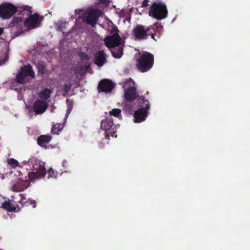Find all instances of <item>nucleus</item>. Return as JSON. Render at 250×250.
Instances as JSON below:
<instances>
[{"instance_id": "38", "label": "nucleus", "mask_w": 250, "mask_h": 250, "mask_svg": "<svg viewBox=\"0 0 250 250\" xmlns=\"http://www.w3.org/2000/svg\"><path fill=\"white\" fill-rule=\"evenodd\" d=\"M26 9H30L31 8L29 6H26Z\"/></svg>"}, {"instance_id": "15", "label": "nucleus", "mask_w": 250, "mask_h": 250, "mask_svg": "<svg viewBox=\"0 0 250 250\" xmlns=\"http://www.w3.org/2000/svg\"><path fill=\"white\" fill-rule=\"evenodd\" d=\"M14 199H15L14 198L11 200L5 201L2 205V208L8 211H19L20 208Z\"/></svg>"}, {"instance_id": "19", "label": "nucleus", "mask_w": 250, "mask_h": 250, "mask_svg": "<svg viewBox=\"0 0 250 250\" xmlns=\"http://www.w3.org/2000/svg\"><path fill=\"white\" fill-rule=\"evenodd\" d=\"M51 93V91L49 89L44 88L39 93V95L41 99H47L50 97V94Z\"/></svg>"}, {"instance_id": "34", "label": "nucleus", "mask_w": 250, "mask_h": 250, "mask_svg": "<svg viewBox=\"0 0 250 250\" xmlns=\"http://www.w3.org/2000/svg\"><path fill=\"white\" fill-rule=\"evenodd\" d=\"M99 0V2H101V3H104L106 2V0Z\"/></svg>"}, {"instance_id": "12", "label": "nucleus", "mask_w": 250, "mask_h": 250, "mask_svg": "<svg viewBox=\"0 0 250 250\" xmlns=\"http://www.w3.org/2000/svg\"><path fill=\"white\" fill-rule=\"evenodd\" d=\"M41 18L36 13L30 16L25 21L24 25L29 29H33L39 26Z\"/></svg>"}, {"instance_id": "7", "label": "nucleus", "mask_w": 250, "mask_h": 250, "mask_svg": "<svg viewBox=\"0 0 250 250\" xmlns=\"http://www.w3.org/2000/svg\"><path fill=\"white\" fill-rule=\"evenodd\" d=\"M153 63V55L148 52L144 53L138 60L137 66L139 70L143 72H146L149 70L152 67Z\"/></svg>"}, {"instance_id": "16", "label": "nucleus", "mask_w": 250, "mask_h": 250, "mask_svg": "<svg viewBox=\"0 0 250 250\" xmlns=\"http://www.w3.org/2000/svg\"><path fill=\"white\" fill-rule=\"evenodd\" d=\"M95 64L102 66L106 62V55L103 51L97 52L95 58Z\"/></svg>"}, {"instance_id": "11", "label": "nucleus", "mask_w": 250, "mask_h": 250, "mask_svg": "<svg viewBox=\"0 0 250 250\" xmlns=\"http://www.w3.org/2000/svg\"><path fill=\"white\" fill-rule=\"evenodd\" d=\"M16 11V7L11 3H2L0 5V17L2 19H9Z\"/></svg>"}, {"instance_id": "31", "label": "nucleus", "mask_w": 250, "mask_h": 250, "mask_svg": "<svg viewBox=\"0 0 250 250\" xmlns=\"http://www.w3.org/2000/svg\"><path fill=\"white\" fill-rule=\"evenodd\" d=\"M148 0H144L142 4V7H146L148 5Z\"/></svg>"}, {"instance_id": "10", "label": "nucleus", "mask_w": 250, "mask_h": 250, "mask_svg": "<svg viewBox=\"0 0 250 250\" xmlns=\"http://www.w3.org/2000/svg\"><path fill=\"white\" fill-rule=\"evenodd\" d=\"M84 14V20L93 27L96 25L97 19L102 15V12L96 8H90Z\"/></svg>"}, {"instance_id": "29", "label": "nucleus", "mask_w": 250, "mask_h": 250, "mask_svg": "<svg viewBox=\"0 0 250 250\" xmlns=\"http://www.w3.org/2000/svg\"><path fill=\"white\" fill-rule=\"evenodd\" d=\"M19 197H20V200H18V202L21 203L23 200L25 199V197L22 194H20L18 195Z\"/></svg>"}, {"instance_id": "21", "label": "nucleus", "mask_w": 250, "mask_h": 250, "mask_svg": "<svg viewBox=\"0 0 250 250\" xmlns=\"http://www.w3.org/2000/svg\"><path fill=\"white\" fill-rule=\"evenodd\" d=\"M39 74H43L45 67V63L42 61H38L36 64Z\"/></svg>"}, {"instance_id": "6", "label": "nucleus", "mask_w": 250, "mask_h": 250, "mask_svg": "<svg viewBox=\"0 0 250 250\" xmlns=\"http://www.w3.org/2000/svg\"><path fill=\"white\" fill-rule=\"evenodd\" d=\"M35 74L31 65H24L16 76V80L20 83H25L30 79L34 78Z\"/></svg>"}, {"instance_id": "33", "label": "nucleus", "mask_w": 250, "mask_h": 250, "mask_svg": "<svg viewBox=\"0 0 250 250\" xmlns=\"http://www.w3.org/2000/svg\"><path fill=\"white\" fill-rule=\"evenodd\" d=\"M65 164H66V161H63L62 163V166L64 167Z\"/></svg>"}, {"instance_id": "37", "label": "nucleus", "mask_w": 250, "mask_h": 250, "mask_svg": "<svg viewBox=\"0 0 250 250\" xmlns=\"http://www.w3.org/2000/svg\"><path fill=\"white\" fill-rule=\"evenodd\" d=\"M83 12V11H82V10H79V11H78L77 10H76V12Z\"/></svg>"}, {"instance_id": "5", "label": "nucleus", "mask_w": 250, "mask_h": 250, "mask_svg": "<svg viewBox=\"0 0 250 250\" xmlns=\"http://www.w3.org/2000/svg\"><path fill=\"white\" fill-rule=\"evenodd\" d=\"M139 108L134 114V122L140 123L144 121L147 117V110L149 108L148 101L141 96L138 99Z\"/></svg>"}, {"instance_id": "32", "label": "nucleus", "mask_w": 250, "mask_h": 250, "mask_svg": "<svg viewBox=\"0 0 250 250\" xmlns=\"http://www.w3.org/2000/svg\"><path fill=\"white\" fill-rule=\"evenodd\" d=\"M8 60V57L6 56L4 60L0 62V65L4 64Z\"/></svg>"}, {"instance_id": "35", "label": "nucleus", "mask_w": 250, "mask_h": 250, "mask_svg": "<svg viewBox=\"0 0 250 250\" xmlns=\"http://www.w3.org/2000/svg\"><path fill=\"white\" fill-rule=\"evenodd\" d=\"M3 29L2 28H0V34L2 33Z\"/></svg>"}, {"instance_id": "9", "label": "nucleus", "mask_w": 250, "mask_h": 250, "mask_svg": "<svg viewBox=\"0 0 250 250\" xmlns=\"http://www.w3.org/2000/svg\"><path fill=\"white\" fill-rule=\"evenodd\" d=\"M101 127L106 132V138H108L109 136L113 137H117V135L115 134L116 126L113 125L112 118L107 117L103 120L101 123Z\"/></svg>"}, {"instance_id": "13", "label": "nucleus", "mask_w": 250, "mask_h": 250, "mask_svg": "<svg viewBox=\"0 0 250 250\" xmlns=\"http://www.w3.org/2000/svg\"><path fill=\"white\" fill-rule=\"evenodd\" d=\"M114 84L110 80H104L101 81L98 85V90L99 92H109L113 88Z\"/></svg>"}, {"instance_id": "36", "label": "nucleus", "mask_w": 250, "mask_h": 250, "mask_svg": "<svg viewBox=\"0 0 250 250\" xmlns=\"http://www.w3.org/2000/svg\"><path fill=\"white\" fill-rule=\"evenodd\" d=\"M54 109H55V108H52L51 109V111L52 112H53Z\"/></svg>"}, {"instance_id": "20", "label": "nucleus", "mask_w": 250, "mask_h": 250, "mask_svg": "<svg viewBox=\"0 0 250 250\" xmlns=\"http://www.w3.org/2000/svg\"><path fill=\"white\" fill-rule=\"evenodd\" d=\"M66 104H67V108L66 113V114L65 116V118L64 119V124H65L66 123L67 118H68V115H69V114L70 113V112L71 111V110L72 109L73 103L71 101L67 100L66 101Z\"/></svg>"}, {"instance_id": "28", "label": "nucleus", "mask_w": 250, "mask_h": 250, "mask_svg": "<svg viewBox=\"0 0 250 250\" xmlns=\"http://www.w3.org/2000/svg\"><path fill=\"white\" fill-rule=\"evenodd\" d=\"M22 21V19L21 17H15L13 19V21L15 23H19Z\"/></svg>"}, {"instance_id": "25", "label": "nucleus", "mask_w": 250, "mask_h": 250, "mask_svg": "<svg viewBox=\"0 0 250 250\" xmlns=\"http://www.w3.org/2000/svg\"><path fill=\"white\" fill-rule=\"evenodd\" d=\"M48 178H57L58 173L55 171L52 168H50L48 170Z\"/></svg>"}, {"instance_id": "23", "label": "nucleus", "mask_w": 250, "mask_h": 250, "mask_svg": "<svg viewBox=\"0 0 250 250\" xmlns=\"http://www.w3.org/2000/svg\"><path fill=\"white\" fill-rule=\"evenodd\" d=\"M63 125L60 124L54 125L52 128V133L55 134H58L63 128Z\"/></svg>"}, {"instance_id": "39", "label": "nucleus", "mask_w": 250, "mask_h": 250, "mask_svg": "<svg viewBox=\"0 0 250 250\" xmlns=\"http://www.w3.org/2000/svg\"><path fill=\"white\" fill-rule=\"evenodd\" d=\"M23 163L26 164V163H27V162H23Z\"/></svg>"}, {"instance_id": "26", "label": "nucleus", "mask_w": 250, "mask_h": 250, "mask_svg": "<svg viewBox=\"0 0 250 250\" xmlns=\"http://www.w3.org/2000/svg\"><path fill=\"white\" fill-rule=\"evenodd\" d=\"M71 83H65L62 87V90L67 93L71 88Z\"/></svg>"}, {"instance_id": "14", "label": "nucleus", "mask_w": 250, "mask_h": 250, "mask_svg": "<svg viewBox=\"0 0 250 250\" xmlns=\"http://www.w3.org/2000/svg\"><path fill=\"white\" fill-rule=\"evenodd\" d=\"M47 107V104L44 101L37 100L33 104V109L36 114L43 113Z\"/></svg>"}, {"instance_id": "4", "label": "nucleus", "mask_w": 250, "mask_h": 250, "mask_svg": "<svg viewBox=\"0 0 250 250\" xmlns=\"http://www.w3.org/2000/svg\"><path fill=\"white\" fill-rule=\"evenodd\" d=\"M167 14V10L166 5L160 1L153 3L148 12L149 16L158 20L166 18Z\"/></svg>"}, {"instance_id": "17", "label": "nucleus", "mask_w": 250, "mask_h": 250, "mask_svg": "<svg viewBox=\"0 0 250 250\" xmlns=\"http://www.w3.org/2000/svg\"><path fill=\"white\" fill-rule=\"evenodd\" d=\"M26 176L20 178V181L18 182L17 183L14 184V185L12 187V190L15 192H21L27 188V185L25 184V182L26 181H23L21 180V178H25Z\"/></svg>"}, {"instance_id": "22", "label": "nucleus", "mask_w": 250, "mask_h": 250, "mask_svg": "<svg viewBox=\"0 0 250 250\" xmlns=\"http://www.w3.org/2000/svg\"><path fill=\"white\" fill-rule=\"evenodd\" d=\"M121 112V111L120 109L118 108H114L111 111H109V117H111V116H113L118 118L119 119H121L122 118Z\"/></svg>"}, {"instance_id": "24", "label": "nucleus", "mask_w": 250, "mask_h": 250, "mask_svg": "<svg viewBox=\"0 0 250 250\" xmlns=\"http://www.w3.org/2000/svg\"><path fill=\"white\" fill-rule=\"evenodd\" d=\"M8 165L12 167H16L19 165V162L16 160L11 158L7 160Z\"/></svg>"}, {"instance_id": "8", "label": "nucleus", "mask_w": 250, "mask_h": 250, "mask_svg": "<svg viewBox=\"0 0 250 250\" xmlns=\"http://www.w3.org/2000/svg\"><path fill=\"white\" fill-rule=\"evenodd\" d=\"M125 92V99L128 101L134 100L137 97L135 82L131 79L125 80L123 85Z\"/></svg>"}, {"instance_id": "18", "label": "nucleus", "mask_w": 250, "mask_h": 250, "mask_svg": "<svg viewBox=\"0 0 250 250\" xmlns=\"http://www.w3.org/2000/svg\"><path fill=\"white\" fill-rule=\"evenodd\" d=\"M51 137L49 135H42L38 139V144L41 146H44L46 144L50 142Z\"/></svg>"}, {"instance_id": "30", "label": "nucleus", "mask_w": 250, "mask_h": 250, "mask_svg": "<svg viewBox=\"0 0 250 250\" xmlns=\"http://www.w3.org/2000/svg\"><path fill=\"white\" fill-rule=\"evenodd\" d=\"M80 57L81 58V59H88V56H87L86 54H85V53H82L81 54H80Z\"/></svg>"}, {"instance_id": "3", "label": "nucleus", "mask_w": 250, "mask_h": 250, "mask_svg": "<svg viewBox=\"0 0 250 250\" xmlns=\"http://www.w3.org/2000/svg\"><path fill=\"white\" fill-rule=\"evenodd\" d=\"M153 30V32L160 33L163 30V26L158 22H157L153 25L148 27L146 30L143 25H138L133 30V34L136 40H142L147 38V35H151V38L154 39L153 32L150 31Z\"/></svg>"}, {"instance_id": "2", "label": "nucleus", "mask_w": 250, "mask_h": 250, "mask_svg": "<svg viewBox=\"0 0 250 250\" xmlns=\"http://www.w3.org/2000/svg\"><path fill=\"white\" fill-rule=\"evenodd\" d=\"M32 171L28 173V176L21 178L23 181H33L43 177L46 173L44 163L36 158H32L28 162Z\"/></svg>"}, {"instance_id": "1", "label": "nucleus", "mask_w": 250, "mask_h": 250, "mask_svg": "<svg viewBox=\"0 0 250 250\" xmlns=\"http://www.w3.org/2000/svg\"><path fill=\"white\" fill-rule=\"evenodd\" d=\"M118 30L116 27L112 29L113 34L106 37L104 40L105 45L108 48H113L111 52L114 57L120 58L123 55L122 44L123 42L118 33Z\"/></svg>"}, {"instance_id": "27", "label": "nucleus", "mask_w": 250, "mask_h": 250, "mask_svg": "<svg viewBox=\"0 0 250 250\" xmlns=\"http://www.w3.org/2000/svg\"><path fill=\"white\" fill-rule=\"evenodd\" d=\"M28 202L30 205H33V208H35L36 207V202L34 200H33L32 199H29L28 200Z\"/></svg>"}]
</instances>
